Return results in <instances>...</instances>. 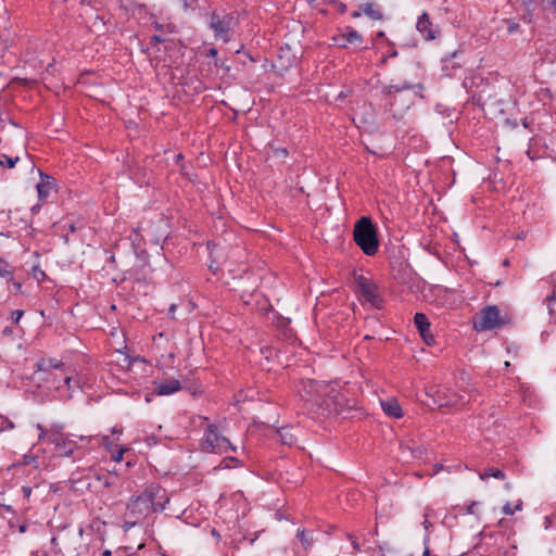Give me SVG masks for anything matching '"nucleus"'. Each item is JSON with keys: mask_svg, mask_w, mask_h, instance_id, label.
<instances>
[{"mask_svg": "<svg viewBox=\"0 0 556 556\" xmlns=\"http://www.w3.org/2000/svg\"><path fill=\"white\" fill-rule=\"evenodd\" d=\"M433 401L439 407L450 406L454 407L463 400L462 396L455 394L447 388H439L433 392Z\"/></svg>", "mask_w": 556, "mask_h": 556, "instance_id": "9d476101", "label": "nucleus"}, {"mask_svg": "<svg viewBox=\"0 0 556 556\" xmlns=\"http://www.w3.org/2000/svg\"><path fill=\"white\" fill-rule=\"evenodd\" d=\"M413 87L414 86L412 84L406 83V81L399 84V85H384L382 87L381 92L383 96L391 98L393 96V93L409 90V89H413Z\"/></svg>", "mask_w": 556, "mask_h": 556, "instance_id": "dca6fc26", "label": "nucleus"}, {"mask_svg": "<svg viewBox=\"0 0 556 556\" xmlns=\"http://www.w3.org/2000/svg\"><path fill=\"white\" fill-rule=\"evenodd\" d=\"M50 442L55 445V452L59 456L67 457L76 448V442L67 439L63 433L54 432L49 437Z\"/></svg>", "mask_w": 556, "mask_h": 556, "instance_id": "6e6552de", "label": "nucleus"}, {"mask_svg": "<svg viewBox=\"0 0 556 556\" xmlns=\"http://www.w3.org/2000/svg\"><path fill=\"white\" fill-rule=\"evenodd\" d=\"M519 29V24L518 23H514V22H509L508 23V27H507V30L509 34H513L515 31H517Z\"/></svg>", "mask_w": 556, "mask_h": 556, "instance_id": "72a5a7b5", "label": "nucleus"}, {"mask_svg": "<svg viewBox=\"0 0 556 556\" xmlns=\"http://www.w3.org/2000/svg\"><path fill=\"white\" fill-rule=\"evenodd\" d=\"M86 24L90 31L92 33H104L105 30V20L104 15L99 14L94 10H90L89 14L86 15Z\"/></svg>", "mask_w": 556, "mask_h": 556, "instance_id": "4468645a", "label": "nucleus"}, {"mask_svg": "<svg viewBox=\"0 0 556 556\" xmlns=\"http://www.w3.org/2000/svg\"><path fill=\"white\" fill-rule=\"evenodd\" d=\"M235 26V17L231 14H218L212 12L210 18V27L214 31L217 40L228 42L230 40V31Z\"/></svg>", "mask_w": 556, "mask_h": 556, "instance_id": "423d86ee", "label": "nucleus"}, {"mask_svg": "<svg viewBox=\"0 0 556 556\" xmlns=\"http://www.w3.org/2000/svg\"><path fill=\"white\" fill-rule=\"evenodd\" d=\"M127 556H132V555H127Z\"/></svg>", "mask_w": 556, "mask_h": 556, "instance_id": "052dcab7", "label": "nucleus"}, {"mask_svg": "<svg viewBox=\"0 0 556 556\" xmlns=\"http://www.w3.org/2000/svg\"><path fill=\"white\" fill-rule=\"evenodd\" d=\"M277 434L279 435L281 443L285 445H292L295 442V437L292 433V429L289 427L278 429Z\"/></svg>", "mask_w": 556, "mask_h": 556, "instance_id": "a211bd4d", "label": "nucleus"}, {"mask_svg": "<svg viewBox=\"0 0 556 556\" xmlns=\"http://www.w3.org/2000/svg\"><path fill=\"white\" fill-rule=\"evenodd\" d=\"M13 288H14L15 292L22 291V285L20 282L13 281Z\"/></svg>", "mask_w": 556, "mask_h": 556, "instance_id": "4c0bfd02", "label": "nucleus"}, {"mask_svg": "<svg viewBox=\"0 0 556 556\" xmlns=\"http://www.w3.org/2000/svg\"><path fill=\"white\" fill-rule=\"evenodd\" d=\"M68 230H70L71 232H75V231H76V226H75L74 224H70V225H68Z\"/></svg>", "mask_w": 556, "mask_h": 556, "instance_id": "c03bdc74", "label": "nucleus"}, {"mask_svg": "<svg viewBox=\"0 0 556 556\" xmlns=\"http://www.w3.org/2000/svg\"><path fill=\"white\" fill-rule=\"evenodd\" d=\"M27 167L30 169V170H34L35 169V164L31 160H28V165Z\"/></svg>", "mask_w": 556, "mask_h": 556, "instance_id": "79ce46f5", "label": "nucleus"}, {"mask_svg": "<svg viewBox=\"0 0 556 556\" xmlns=\"http://www.w3.org/2000/svg\"><path fill=\"white\" fill-rule=\"evenodd\" d=\"M361 15H362V11H354V12H352V14H351V16H352L353 18H357V17H359Z\"/></svg>", "mask_w": 556, "mask_h": 556, "instance_id": "58836bf2", "label": "nucleus"}, {"mask_svg": "<svg viewBox=\"0 0 556 556\" xmlns=\"http://www.w3.org/2000/svg\"><path fill=\"white\" fill-rule=\"evenodd\" d=\"M354 281L362 296L372 305L377 306L379 302L378 296V287L377 285L369 278L364 275H355Z\"/></svg>", "mask_w": 556, "mask_h": 556, "instance_id": "0eeeda50", "label": "nucleus"}, {"mask_svg": "<svg viewBox=\"0 0 556 556\" xmlns=\"http://www.w3.org/2000/svg\"><path fill=\"white\" fill-rule=\"evenodd\" d=\"M273 155L277 159H285L288 155V150L286 148H273Z\"/></svg>", "mask_w": 556, "mask_h": 556, "instance_id": "bb28decb", "label": "nucleus"}, {"mask_svg": "<svg viewBox=\"0 0 556 556\" xmlns=\"http://www.w3.org/2000/svg\"><path fill=\"white\" fill-rule=\"evenodd\" d=\"M339 11H340L341 13H344V12L346 11V5H345L344 3H340V4H339Z\"/></svg>", "mask_w": 556, "mask_h": 556, "instance_id": "ea45409f", "label": "nucleus"}, {"mask_svg": "<svg viewBox=\"0 0 556 556\" xmlns=\"http://www.w3.org/2000/svg\"><path fill=\"white\" fill-rule=\"evenodd\" d=\"M202 450L211 453H226L229 450L236 451L229 440L224 437L215 425H210L204 432V440L202 442Z\"/></svg>", "mask_w": 556, "mask_h": 556, "instance_id": "20e7f679", "label": "nucleus"}, {"mask_svg": "<svg viewBox=\"0 0 556 556\" xmlns=\"http://www.w3.org/2000/svg\"><path fill=\"white\" fill-rule=\"evenodd\" d=\"M64 382H65V384H66L68 388H71L72 378H71V377H65Z\"/></svg>", "mask_w": 556, "mask_h": 556, "instance_id": "37998d69", "label": "nucleus"}, {"mask_svg": "<svg viewBox=\"0 0 556 556\" xmlns=\"http://www.w3.org/2000/svg\"><path fill=\"white\" fill-rule=\"evenodd\" d=\"M22 492L24 494V497L28 500L30 497V494H31V488L27 486V485H24V486H22Z\"/></svg>", "mask_w": 556, "mask_h": 556, "instance_id": "f704fd0d", "label": "nucleus"}, {"mask_svg": "<svg viewBox=\"0 0 556 556\" xmlns=\"http://www.w3.org/2000/svg\"><path fill=\"white\" fill-rule=\"evenodd\" d=\"M429 554H430V551H429V548H428V547H426V548H425V552H424V556H429Z\"/></svg>", "mask_w": 556, "mask_h": 556, "instance_id": "09e8293b", "label": "nucleus"}, {"mask_svg": "<svg viewBox=\"0 0 556 556\" xmlns=\"http://www.w3.org/2000/svg\"><path fill=\"white\" fill-rule=\"evenodd\" d=\"M361 11L372 20H382V13L379 10H376L371 3L361 5Z\"/></svg>", "mask_w": 556, "mask_h": 556, "instance_id": "412c9836", "label": "nucleus"}, {"mask_svg": "<svg viewBox=\"0 0 556 556\" xmlns=\"http://www.w3.org/2000/svg\"><path fill=\"white\" fill-rule=\"evenodd\" d=\"M353 239L364 254L374 256L379 249L377 228L368 216L361 217L354 225Z\"/></svg>", "mask_w": 556, "mask_h": 556, "instance_id": "7ed1b4c3", "label": "nucleus"}, {"mask_svg": "<svg viewBox=\"0 0 556 556\" xmlns=\"http://www.w3.org/2000/svg\"><path fill=\"white\" fill-rule=\"evenodd\" d=\"M155 393L157 395H170L178 392L181 389L180 381L177 379H164L155 380Z\"/></svg>", "mask_w": 556, "mask_h": 556, "instance_id": "ddd939ff", "label": "nucleus"}, {"mask_svg": "<svg viewBox=\"0 0 556 556\" xmlns=\"http://www.w3.org/2000/svg\"><path fill=\"white\" fill-rule=\"evenodd\" d=\"M62 365V362L56 358H41L40 361L37 362V369L40 371H49L50 369H58Z\"/></svg>", "mask_w": 556, "mask_h": 556, "instance_id": "f3484780", "label": "nucleus"}, {"mask_svg": "<svg viewBox=\"0 0 556 556\" xmlns=\"http://www.w3.org/2000/svg\"><path fill=\"white\" fill-rule=\"evenodd\" d=\"M476 506V503H472L469 507H468V513L469 514H472L473 513V507Z\"/></svg>", "mask_w": 556, "mask_h": 556, "instance_id": "a18cd8bd", "label": "nucleus"}, {"mask_svg": "<svg viewBox=\"0 0 556 556\" xmlns=\"http://www.w3.org/2000/svg\"><path fill=\"white\" fill-rule=\"evenodd\" d=\"M481 480H486L488 478H495L498 480H504L506 478L505 472L498 468H486L483 472L479 475Z\"/></svg>", "mask_w": 556, "mask_h": 556, "instance_id": "6ab92c4d", "label": "nucleus"}, {"mask_svg": "<svg viewBox=\"0 0 556 556\" xmlns=\"http://www.w3.org/2000/svg\"><path fill=\"white\" fill-rule=\"evenodd\" d=\"M240 465V460L236 457H225L219 465L216 467V469L219 468H236Z\"/></svg>", "mask_w": 556, "mask_h": 556, "instance_id": "b1692460", "label": "nucleus"}, {"mask_svg": "<svg viewBox=\"0 0 556 556\" xmlns=\"http://www.w3.org/2000/svg\"><path fill=\"white\" fill-rule=\"evenodd\" d=\"M516 509H521V504H518L515 506V508H513L510 506L509 503H507L504 507H503V511L506 514V515H513L515 513Z\"/></svg>", "mask_w": 556, "mask_h": 556, "instance_id": "c756f323", "label": "nucleus"}, {"mask_svg": "<svg viewBox=\"0 0 556 556\" xmlns=\"http://www.w3.org/2000/svg\"><path fill=\"white\" fill-rule=\"evenodd\" d=\"M175 309H176V305H175V304H173V305L170 306V308H169L170 314H173V313L175 312Z\"/></svg>", "mask_w": 556, "mask_h": 556, "instance_id": "de8ad7c7", "label": "nucleus"}, {"mask_svg": "<svg viewBox=\"0 0 556 556\" xmlns=\"http://www.w3.org/2000/svg\"><path fill=\"white\" fill-rule=\"evenodd\" d=\"M23 314H24L23 311H20V309L13 311L11 314L13 323L17 324L20 321L21 317L23 316Z\"/></svg>", "mask_w": 556, "mask_h": 556, "instance_id": "2f4dec72", "label": "nucleus"}, {"mask_svg": "<svg viewBox=\"0 0 556 556\" xmlns=\"http://www.w3.org/2000/svg\"><path fill=\"white\" fill-rule=\"evenodd\" d=\"M507 323L506 316L501 314L496 305H490L481 309L475 329L479 331L502 327Z\"/></svg>", "mask_w": 556, "mask_h": 556, "instance_id": "39448f33", "label": "nucleus"}, {"mask_svg": "<svg viewBox=\"0 0 556 556\" xmlns=\"http://www.w3.org/2000/svg\"><path fill=\"white\" fill-rule=\"evenodd\" d=\"M14 427L13 422L2 416H0V432L7 429H12Z\"/></svg>", "mask_w": 556, "mask_h": 556, "instance_id": "a878e982", "label": "nucleus"}, {"mask_svg": "<svg viewBox=\"0 0 556 556\" xmlns=\"http://www.w3.org/2000/svg\"><path fill=\"white\" fill-rule=\"evenodd\" d=\"M414 323L419 331L420 337L427 345L435 343L434 337L430 331V323L428 317L424 313H416L414 316Z\"/></svg>", "mask_w": 556, "mask_h": 556, "instance_id": "9b49d317", "label": "nucleus"}, {"mask_svg": "<svg viewBox=\"0 0 556 556\" xmlns=\"http://www.w3.org/2000/svg\"><path fill=\"white\" fill-rule=\"evenodd\" d=\"M41 275L45 276V271H40V274H38V277H41Z\"/></svg>", "mask_w": 556, "mask_h": 556, "instance_id": "6e6d98bb", "label": "nucleus"}, {"mask_svg": "<svg viewBox=\"0 0 556 556\" xmlns=\"http://www.w3.org/2000/svg\"><path fill=\"white\" fill-rule=\"evenodd\" d=\"M217 54V50L215 48H211L208 50V55L215 56Z\"/></svg>", "mask_w": 556, "mask_h": 556, "instance_id": "a19ab883", "label": "nucleus"}, {"mask_svg": "<svg viewBox=\"0 0 556 556\" xmlns=\"http://www.w3.org/2000/svg\"><path fill=\"white\" fill-rule=\"evenodd\" d=\"M20 531H21V532H25V531H26V526H21V527H20Z\"/></svg>", "mask_w": 556, "mask_h": 556, "instance_id": "8fccbe9b", "label": "nucleus"}, {"mask_svg": "<svg viewBox=\"0 0 556 556\" xmlns=\"http://www.w3.org/2000/svg\"><path fill=\"white\" fill-rule=\"evenodd\" d=\"M20 161L21 159L18 156H8L5 154H0V166L13 168Z\"/></svg>", "mask_w": 556, "mask_h": 556, "instance_id": "5701e85b", "label": "nucleus"}, {"mask_svg": "<svg viewBox=\"0 0 556 556\" xmlns=\"http://www.w3.org/2000/svg\"><path fill=\"white\" fill-rule=\"evenodd\" d=\"M353 546L354 548H358V544L355 541H353Z\"/></svg>", "mask_w": 556, "mask_h": 556, "instance_id": "864d4df0", "label": "nucleus"}, {"mask_svg": "<svg viewBox=\"0 0 556 556\" xmlns=\"http://www.w3.org/2000/svg\"><path fill=\"white\" fill-rule=\"evenodd\" d=\"M0 276L10 280L13 279L12 271L8 268V266L0 267Z\"/></svg>", "mask_w": 556, "mask_h": 556, "instance_id": "7c9ffc66", "label": "nucleus"}, {"mask_svg": "<svg viewBox=\"0 0 556 556\" xmlns=\"http://www.w3.org/2000/svg\"><path fill=\"white\" fill-rule=\"evenodd\" d=\"M169 498L166 491L159 485L148 486L140 495L131 497L127 504V515L135 518L132 525L142 517L165 509Z\"/></svg>", "mask_w": 556, "mask_h": 556, "instance_id": "f03ea898", "label": "nucleus"}, {"mask_svg": "<svg viewBox=\"0 0 556 556\" xmlns=\"http://www.w3.org/2000/svg\"><path fill=\"white\" fill-rule=\"evenodd\" d=\"M334 389L326 382L302 379L296 386V393L311 409L325 415L331 412Z\"/></svg>", "mask_w": 556, "mask_h": 556, "instance_id": "f257e3e1", "label": "nucleus"}, {"mask_svg": "<svg viewBox=\"0 0 556 556\" xmlns=\"http://www.w3.org/2000/svg\"><path fill=\"white\" fill-rule=\"evenodd\" d=\"M165 41H166V39L161 37L160 35H154L150 39L151 45H157V43L165 42Z\"/></svg>", "mask_w": 556, "mask_h": 556, "instance_id": "473e14b6", "label": "nucleus"}, {"mask_svg": "<svg viewBox=\"0 0 556 556\" xmlns=\"http://www.w3.org/2000/svg\"><path fill=\"white\" fill-rule=\"evenodd\" d=\"M41 275L45 276V271H40V274H38V277H41Z\"/></svg>", "mask_w": 556, "mask_h": 556, "instance_id": "4d7b16f0", "label": "nucleus"}, {"mask_svg": "<svg viewBox=\"0 0 556 556\" xmlns=\"http://www.w3.org/2000/svg\"><path fill=\"white\" fill-rule=\"evenodd\" d=\"M212 534H213L214 536H218V533H217L215 530H212Z\"/></svg>", "mask_w": 556, "mask_h": 556, "instance_id": "603ef678", "label": "nucleus"}, {"mask_svg": "<svg viewBox=\"0 0 556 556\" xmlns=\"http://www.w3.org/2000/svg\"><path fill=\"white\" fill-rule=\"evenodd\" d=\"M547 300L552 303L549 306H548V312H549V315L552 317H554L555 319V324H556V302L554 300V296H549L547 298Z\"/></svg>", "mask_w": 556, "mask_h": 556, "instance_id": "c85d7f7f", "label": "nucleus"}, {"mask_svg": "<svg viewBox=\"0 0 556 556\" xmlns=\"http://www.w3.org/2000/svg\"><path fill=\"white\" fill-rule=\"evenodd\" d=\"M39 207H40V205L33 206L31 211L36 212V210L39 208Z\"/></svg>", "mask_w": 556, "mask_h": 556, "instance_id": "3c124183", "label": "nucleus"}, {"mask_svg": "<svg viewBox=\"0 0 556 556\" xmlns=\"http://www.w3.org/2000/svg\"><path fill=\"white\" fill-rule=\"evenodd\" d=\"M153 26L157 31H161V33H164V31L169 33V34L176 33V26L173 23L162 24V23L155 21V22H153Z\"/></svg>", "mask_w": 556, "mask_h": 556, "instance_id": "393cba45", "label": "nucleus"}, {"mask_svg": "<svg viewBox=\"0 0 556 556\" xmlns=\"http://www.w3.org/2000/svg\"><path fill=\"white\" fill-rule=\"evenodd\" d=\"M345 42L352 45H359L363 41L362 35L354 28L348 27L346 33L343 35Z\"/></svg>", "mask_w": 556, "mask_h": 556, "instance_id": "aec40b11", "label": "nucleus"}, {"mask_svg": "<svg viewBox=\"0 0 556 556\" xmlns=\"http://www.w3.org/2000/svg\"><path fill=\"white\" fill-rule=\"evenodd\" d=\"M123 453H124V451H123V450L118 451V453H117L116 455H114V456H113V459H114L115 462H121V460L123 459Z\"/></svg>", "mask_w": 556, "mask_h": 556, "instance_id": "c9c22d12", "label": "nucleus"}, {"mask_svg": "<svg viewBox=\"0 0 556 556\" xmlns=\"http://www.w3.org/2000/svg\"><path fill=\"white\" fill-rule=\"evenodd\" d=\"M381 406L383 412L391 417L401 418L403 416V410L399 402L394 399L387 400L381 402Z\"/></svg>", "mask_w": 556, "mask_h": 556, "instance_id": "2eb2a0df", "label": "nucleus"}, {"mask_svg": "<svg viewBox=\"0 0 556 556\" xmlns=\"http://www.w3.org/2000/svg\"><path fill=\"white\" fill-rule=\"evenodd\" d=\"M296 538L300 540L305 549L311 547L314 541L313 536L309 533H307L304 529L298 530Z\"/></svg>", "mask_w": 556, "mask_h": 556, "instance_id": "4be33fe9", "label": "nucleus"}, {"mask_svg": "<svg viewBox=\"0 0 556 556\" xmlns=\"http://www.w3.org/2000/svg\"><path fill=\"white\" fill-rule=\"evenodd\" d=\"M64 240H65V242H68V236L67 235L64 236Z\"/></svg>", "mask_w": 556, "mask_h": 556, "instance_id": "5fc2aeb1", "label": "nucleus"}, {"mask_svg": "<svg viewBox=\"0 0 556 556\" xmlns=\"http://www.w3.org/2000/svg\"><path fill=\"white\" fill-rule=\"evenodd\" d=\"M177 159H178V160H181V159H182V155H181V154H178V155H177Z\"/></svg>", "mask_w": 556, "mask_h": 556, "instance_id": "13d9d810", "label": "nucleus"}, {"mask_svg": "<svg viewBox=\"0 0 556 556\" xmlns=\"http://www.w3.org/2000/svg\"><path fill=\"white\" fill-rule=\"evenodd\" d=\"M162 556H168V555H166V554H163Z\"/></svg>", "mask_w": 556, "mask_h": 556, "instance_id": "bf43d9fd", "label": "nucleus"}, {"mask_svg": "<svg viewBox=\"0 0 556 556\" xmlns=\"http://www.w3.org/2000/svg\"><path fill=\"white\" fill-rule=\"evenodd\" d=\"M431 511L432 509L430 507H426L425 508V513H424V527L426 530L429 529V527H431V522L429 521V518L431 516Z\"/></svg>", "mask_w": 556, "mask_h": 556, "instance_id": "cd10ccee", "label": "nucleus"}, {"mask_svg": "<svg viewBox=\"0 0 556 556\" xmlns=\"http://www.w3.org/2000/svg\"><path fill=\"white\" fill-rule=\"evenodd\" d=\"M37 429L40 431L39 439H42L46 435V430L41 425H37Z\"/></svg>", "mask_w": 556, "mask_h": 556, "instance_id": "e433bc0d", "label": "nucleus"}, {"mask_svg": "<svg viewBox=\"0 0 556 556\" xmlns=\"http://www.w3.org/2000/svg\"><path fill=\"white\" fill-rule=\"evenodd\" d=\"M41 181L36 186L38 198L40 201H46L50 194V192L55 188V179L42 173L38 169Z\"/></svg>", "mask_w": 556, "mask_h": 556, "instance_id": "f8f14e48", "label": "nucleus"}, {"mask_svg": "<svg viewBox=\"0 0 556 556\" xmlns=\"http://www.w3.org/2000/svg\"><path fill=\"white\" fill-rule=\"evenodd\" d=\"M416 28L421 34L424 39L428 41L434 40L440 35L439 27L433 25L427 12H422V14L418 17Z\"/></svg>", "mask_w": 556, "mask_h": 556, "instance_id": "1a4fd4ad", "label": "nucleus"}, {"mask_svg": "<svg viewBox=\"0 0 556 556\" xmlns=\"http://www.w3.org/2000/svg\"><path fill=\"white\" fill-rule=\"evenodd\" d=\"M112 555V552L110 549H105L103 553H102V556H111Z\"/></svg>", "mask_w": 556, "mask_h": 556, "instance_id": "49530a36", "label": "nucleus"}]
</instances>
